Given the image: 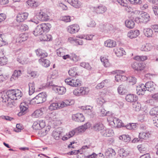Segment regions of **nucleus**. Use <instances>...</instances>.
I'll list each match as a JSON object with an SVG mask.
<instances>
[{
	"label": "nucleus",
	"mask_w": 158,
	"mask_h": 158,
	"mask_svg": "<svg viewBox=\"0 0 158 158\" xmlns=\"http://www.w3.org/2000/svg\"><path fill=\"white\" fill-rule=\"evenodd\" d=\"M28 15L26 13H19L17 16L16 20L18 22H23L27 18Z\"/></svg>",
	"instance_id": "obj_11"
},
{
	"label": "nucleus",
	"mask_w": 158,
	"mask_h": 158,
	"mask_svg": "<svg viewBox=\"0 0 158 158\" xmlns=\"http://www.w3.org/2000/svg\"><path fill=\"white\" fill-rule=\"evenodd\" d=\"M28 28V26L26 24H22L19 26V29L22 31H25L27 30Z\"/></svg>",
	"instance_id": "obj_51"
},
{
	"label": "nucleus",
	"mask_w": 158,
	"mask_h": 158,
	"mask_svg": "<svg viewBox=\"0 0 158 158\" xmlns=\"http://www.w3.org/2000/svg\"><path fill=\"white\" fill-rule=\"evenodd\" d=\"M134 59L138 61H143L147 59V57L144 56H137L134 58Z\"/></svg>",
	"instance_id": "obj_50"
},
{
	"label": "nucleus",
	"mask_w": 158,
	"mask_h": 158,
	"mask_svg": "<svg viewBox=\"0 0 158 158\" xmlns=\"http://www.w3.org/2000/svg\"><path fill=\"white\" fill-rule=\"evenodd\" d=\"M15 94V89L8 90L5 94L2 95V102H6V101L8 102L10 99L17 100V98H16Z\"/></svg>",
	"instance_id": "obj_2"
},
{
	"label": "nucleus",
	"mask_w": 158,
	"mask_h": 158,
	"mask_svg": "<svg viewBox=\"0 0 158 158\" xmlns=\"http://www.w3.org/2000/svg\"><path fill=\"white\" fill-rule=\"evenodd\" d=\"M104 127L103 124L100 122L95 123L94 125L93 129L94 131H99L104 129Z\"/></svg>",
	"instance_id": "obj_21"
},
{
	"label": "nucleus",
	"mask_w": 158,
	"mask_h": 158,
	"mask_svg": "<svg viewBox=\"0 0 158 158\" xmlns=\"http://www.w3.org/2000/svg\"><path fill=\"white\" fill-rule=\"evenodd\" d=\"M126 91V86L123 84L120 85L118 88V91L119 94L123 95Z\"/></svg>",
	"instance_id": "obj_32"
},
{
	"label": "nucleus",
	"mask_w": 158,
	"mask_h": 158,
	"mask_svg": "<svg viewBox=\"0 0 158 158\" xmlns=\"http://www.w3.org/2000/svg\"><path fill=\"white\" fill-rule=\"evenodd\" d=\"M21 71L20 70H15L13 72L11 77L10 78V81H12L15 80L21 75Z\"/></svg>",
	"instance_id": "obj_22"
},
{
	"label": "nucleus",
	"mask_w": 158,
	"mask_h": 158,
	"mask_svg": "<svg viewBox=\"0 0 158 158\" xmlns=\"http://www.w3.org/2000/svg\"><path fill=\"white\" fill-rule=\"evenodd\" d=\"M152 48L151 44L149 43H147L142 45L140 47V49L142 51L148 52L151 50Z\"/></svg>",
	"instance_id": "obj_14"
},
{
	"label": "nucleus",
	"mask_w": 158,
	"mask_h": 158,
	"mask_svg": "<svg viewBox=\"0 0 158 158\" xmlns=\"http://www.w3.org/2000/svg\"><path fill=\"white\" fill-rule=\"evenodd\" d=\"M51 35L47 34H44L40 35V39L41 41H49L52 39Z\"/></svg>",
	"instance_id": "obj_28"
},
{
	"label": "nucleus",
	"mask_w": 158,
	"mask_h": 158,
	"mask_svg": "<svg viewBox=\"0 0 158 158\" xmlns=\"http://www.w3.org/2000/svg\"><path fill=\"white\" fill-rule=\"evenodd\" d=\"M42 29L43 30V32L48 31L50 30L51 27V25L50 23H42L40 24Z\"/></svg>",
	"instance_id": "obj_31"
},
{
	"label": "nucleus",
	"mask_w": 158,
	"mask_h": 158,
	"mask_svg": "<svg viewBox=\"0 0 158 158\" xmlns=\"http://www.w3.org/2000/svg\"><path fill=\"white\" fill-rule=\"evenodd\" d=\"M150 114L151 115L154 116L158 115V114H157L155 107L152 108L150 112Z\"/></svg>",
	"instance_id": "obj_64"
},
{
	"label": "nucleus",
	"mask_w": 158,
	"mask_h": 158,
	"mask_svg": "<svg viewBox=\"0 0 158 158\" xmlns=\"http://www.w3.org/2000/svg\"><path fill=\"white\" fill-rule=\"evenodd\" d=\"M127 80H129V83L132 85H134L135 84L136 82V78L133 77H129V78H128Z\"/></svg>",
	"instance_id": "obj_53"
},
{
	"label": "nucleus",
	"mask_w": 158,
	"mask_h": 158,
	"mask_svg": "<svg viewBox=\"0 0 158 158\" xmlns=\"http://www.w3.org/2000/svg\"><path fill=\"white\" fill-rule=\"evenodd\" d=\"M87 128V127H85L84 125H82L74 129L75 131L76 132V135H78V134L84 132Z\"/></svg>",
	"instance_id": "obj_36"
},
{
	"label": "nucleus",
	"mask_w": 158,
	"mask_h": 158,
	"mask_svg": "<svg viewBox=\"0 0 158 158\" xmlns=\"http://www.w3.org/2000/svg\"><path fill=\"white\" fill-rule=\"evenodd\" d=\"M117 2L122 6L125 7H126L127 6V1L126 0H117Z\"/></svg>",
	"instance_id": "obj_60"
},
{
	"label": "nucleus",
	"mask_w": 158,
	"mask_h": 158,
	"mask_svg": "<svg viewBox=\"0 0 158 158\" xmlns=\"http://www.w3.org/2000/svg\"><path fill=\"white\" fill-rule=\"evenodd\" d=\"M146 90H147L145 89L144 85L143 84H141L138 86H137V94L139 95L144 94Z\"/></svg>",
	"instance_id": "obj_12"
},
{
	"label": "nucleus",
	"mask_w": 158,
	"mask_h": 158,
	"mask_svg": "<svg viewBox=\"0 0 158 158\" xmlns=\"http://www.w3.org/2000/svg\"><path fill=\"white\" fill-rule=\"evenodd\" d=\"M132 107L134 110L137 111L140 110L141 109V105L139 102L135 101L132 104Z\"/></svg>",
	"instance_id": "obj_33"
},
{
	"label": "nucleus",
	"mask_w": 158,
	"mask_h": 158,
	"mask_svg": "<svg viewBox=\"0 0 158 158\" xmlns=\"http://www.w3.org/2000/svg\"><path fill=\"white\" fill-rule=\"evenodd\" d=\"M153 123L154 125L158 127V115L154 116L152 118Z\"/></svg>",
	"instance_id": "obj_56"
},
{
	"label": "nucleus",
	"mask_w": 158,
	"mask_h": 158,
	"mask_svg": "<svg viewBox=\"0 0 158 158\" xmlns=\"http://www.w3.org/2000/svg\"><path fill=\"white\" fill-rule=\"evenodd\" d=\"M7 62V60L4 58L3 56L0 58V66H2L5 64Z\"/></svg>",
	"instance_id": "obj_62"
},
{
	"label": "nucleus",
	"mask_w": 158,
	"mask_h": 158,
	"mask_svg": "<svg viewBox=\"0 0 158 158\" xmlns=\"http://www.w3.org/2000/svg\"><path fill=\"white\" fill-rule=\"evenodd\" d=\"M50 130V128L49 127H46L44 129H41V130L40 131L39 133L42 136H44Z\"/></svg>",
	"instance_id": "obj_46"
},
{
	"label": "nucleus",
	"mask_w": 158,
	"mask_h": 158,
	"mask_svg": "<svg viewBox=\"0 0 158 158\" xmlns=\"http://www.w3.org/2000/svg\"><path fill=\"white\" fill-rule=\"evenodd\" d=\"M68 73L70 76L73 77L77 75L76 69L75 68H71L69 71Z\"/></svg>",
	"instance_id": "obj_44"
},
{
	"label": "nucleus",
	"mask_w": 158,
	"mask_h": 158,
	"mask_svg": "<svg viewBox=\"0 0 158 158\" xmlns=\"http://www.w3.org/2000/svg\"><path fill=\"white\" fill-rule=\"evenodd\" d=\"M65 50L62 48H60L56 50V52L57 55L59 56H62L65 54Z\"/></svg>",
	"instance_id": "obj_48"
},
{
	"label": "nucleus",
	"mask_w": 158,
	"mask_h": 158,
	"mask_svg": "<svg viewBox=\"0 0 158 158\" xmlns=\"http://www.w3.org/2000/svg\"><path fill=\"white\" fill-rule=\"evenodd\" d=\"M60 108H61L60 106L59 103H52L48 107L49 110L51 111L56 110Z\"/></svg>",
	"instance_id": "obj_29"
},
{
	"label": "nucleus",
	"mask_w": 158,
	"mask_h": 158,
	"mask_svg": "<svg viewBox=\"0 0 158 158\" xmlns=\"http://www.w3.org/2000/svg\"><path fill=\"white\" fill-rule=\"evenodd\" d=\"M147 90L151 91L154 89V83L153 82L148 81L144 85Z\"/></svg>",
	"instance_id": "obj_26"
},
{
	"label": "nucleus",
	"mask_w": 158,
	"mask_h": 158,
	"mask_svg": "<svg viewBox=\"0 0 158 158\" xmlns=\"http://www.w3.org/2000/svg\"><path fill=\"white\" fill-rule=\"evenodd\" d=\"M115 54L118 56H121L123 55H125L126 52L123 48H120L117 49L116 50L114 49Z\"/></svg>",
	"instance_id": "obj_30"
},
{
	"label": "nucleus",
	"mask_w": 158,
	"mask_h": 158,
	"mask_svg": "<svg viewBox=\"0 0 158 158\" xmlns=\"http://www.w3.org/2000/svg\"><path fill=\"white\" fill-rule=\"evenodd\" d=\"M120 140H123L124 142H128L131 140V138L128 135H123L119 137Z\"/></svg>",
	"instance_id": "obj_40"
},
{
	"label": "nucleus",
	"mask_w": 158,
	"mask_h": 158,
	"mask_svg": "<svg viewBox=\"0 0 158 158\" xmlns=\"http://www.w3.org/2000/svg\"><path fill=\"white\" fill-rule=\"evenodd\" d=\"M43 32V30L39 25L36 27L33 31V34L35 36H40L42 35Z\"/></svg>",
	"instance_id": "obj_25"
},
{
	"label": "nucleus",
	"mask_w": 158,
	"mask_h": 158,
	"mask_svg": "<svg viewBox=\"0 0 158 158\" xmlns=\"http://www.w3.org/2000/svg\"><path fill=\"white\" fill-rule=\"evenodd\" d=\"M39 17L38 15L35 16L33 18L31 19L30 21L36 24H38L39 23V18L38 19Z\"/></svg>",
	"instance_id": "obj_58"
},
{
	"label": "nucleus",
	"mask_w": 158,
	"mask_h": 158,
	"mask_svg": "<svg viewBox=\"0 0 158 158\" xmlns=\"http://www.w3.org/2000/svg\"><path fill=\"white\" fill-rule=\"evenodd\" d=\"M47 95L45 92H42L29 101V103L32 104L42 103L46 100Z\"/></svg>",
	"instance_id": "obj_1"
},
{
	"label": "nucleus",
	"mask_w": 158,
	"mask_h": 158,
	"mask_svg": "<svg viewBox=\"0 0 158 158\" xmlns=\"http://www.w3.org/2000/svg\"><path fill=\"white\" fill-rule=\"evenodd\" d=\"M68 2L71 6L76 8L81 7V3L78 0H68Z\"/></svg>",
	"instance_id": "obj_15"
},
{
	"label": "nucleus",
	"mask_w": 158,
	"mask_h": 158,
	"mask_svg": "<svg viewBox=\"0 0 158 158\" xmlns=\"http://www.w3.org/2000/svg\"><path fill=\"white\" fill-rule=\"evenodd\" d=\"M139 34V31L138 30H131L127 34V36L131 39L135 38Z\"/></svg>",
	"instance_id": "obj_17"
},
{
	"label": "nucleus",
	"mask_w": 158,
	"mask_h": 158,
	"mask_svg": "<svg viewBox=\"0 0 158 158\" xmlns=\"http://www.w3.org/2000/svg\"><path fill=\"white\" fill-rule=\"evenodd\" d=\"M125 99L128 102H134L137 100V98L135 95L130 94L126 95Z\"/></svg>",
	"instance_id": "obj_19"
},
{
	"label": "nucleus",
	"mask_w": 158,
	"mask_h": 158,
	"mask_svg": "<svg viewBox=\"0 0 158 158\" xmlns=\"http://www.w3.org/2000/svg\"><path fill=\"white\" fill-rule=\"evenodd\" d=\"M73 103V101L71 100H65L61 102H60V106L63 108L68 106H70Z\"/></svg>",
	"instance_id": "obj_16"
},
{
	"label": "nucleus",
	"mask_w": 158,
	"mask_h": 158,
	"mask_svg": "<svg viewBox=\"0 0 158 158\" xmlns=\"http://www.w3.org/2000/svg\"><path fill=\"white\" fill-rule=\"evenodd\" d=\"M141 20L142 23H146L149 20L150 16L146 12H143L140 15Z\"/></svg>",
	"instance_id": "obj_18"
},
{
	"label": "nucleus",
	"mask_w": 158,
	"mask_h": 158,
	"mask_svg": "<svg viewBox=\"0 0 158 158\" xmlns=\"http://www.w3.org/2000/svg\"><path fill=\"white\" fill-rule=\"evenodd\" d=\"M90 9L93 11L99 14L103 13L106 10V8L105 6L101 5L96 7L92 6L90 7Z\"/></svg>",
	"instance_id": "obj_7"
},
{
	"label": "nucleus",
	"mask_w": 158,
	"mask_h": 158,
	"mask_svg": "<svg viewBox=\"0 0 158 158\" xmlns=\"http://www.w3.org/2000/svg\"><path fill=\"white\" fill-rule=\"evenodd\" d=\"M39 20L44 21L48 20L49 19V17L48 15L43 12H40L38 15Z\"/></svg>",
	"instance_id": "obj_20"
},
{
	"label": "nucleus",
	"mask_w": 158,
	"mask_h": 158,
	"mask_svg": "<svg viewBox=\"0 0 158 158\" xmlns=\"http://www.w3.org/2000/svg\"><path fill=\"white\" fill-rule=\"evenodd\" d=\"M72 119L73 120L78 122H83L85 118L83 114L81 113L73 114L72 115Z\"/></svg>",
	"instance_id": "obj_10"
},
{
	"label": "nucleus",
	"mask_w": 158,
	"mask_h": 158,
	"mask_svg": "<svg viewBox=\"0 0 158 158\" xmlns=\"http://www.w3.org/2000/svg\"><path fill=\"white\" fill-rule=\"evenodd\" d=\"M65 82L68 85L73 87H78L81 86V81L76 77L68 78L65 80Z\"/></svg>",
	"instance_id": "obj_5"
},
{
	"label": "nucleus",
	"mask_w": 158,
	"mask_h": 158,
	"mask_svg": "<svg viewBox=\"0 0 158 158\" xmlns=\"http://www.w3.org/2000/svg\"><path fill=\"white\" fill-rule=\"evenodd\" d=\"M48 86L52 87H50V88H52L53 90L60 95H63L66 92V89L64 87L58 86L53 84L52 82H49Z\"/></svg>",
	"instance_id": "obj_4"
},
{
	"label": "nucleus",
	"mask_w": 158,
	"mask_h": 158,
	"mask_svg": "<svg viewBox=\"0 0 158 158\" xmlns=\"http://www.w3.org/2000/svg\"><path fill=\"white\" fill-rule=\"evenodd\" d=\"M36 55L40 57V58H44L48 56V54L46 52H44L40 49H38L35 51Z\"/></svg>",
	"instance_id": "obj_37"
},
{
	"label": "nucleus",
	"mask_w": 158,
	"mask_h": 158,
	"mask_svg": "<svg viewBox=\"0 0 158 158\" xmlns=\"http://www.w3.org/2000/svg\"><path fill=\"white\" fill-rule=\"evenodd\" d=\"M151 135V134L150 132H142L139 133V137L140 139H146Z\"/></svg>",
	"instance_id": "obj_27"
},
{
	"label": "nucleus",
	"mask_w": 158,
	"mask_h": 158,
	"mask_svg": "<svg viewBox=\"0 0 158 158\" xmlns=\"http://www.w3.org/2000/svg\"><path fill=\"white\" fill-rule=\"evenodd\" d=\"M17 60L19 63L22 64H27V59L24 58L23 56L18 57L17 58Z\"/></svg>",
	"instance_id": "obj_42"
},
{
	"label": "nucleus",
	"mask_w": 158,
	"mask_h": 158,
	"mask_svg": "<svg viewBox=\"0 0 158 158\" xmlns=\"http://www.w3.org/2000/svg\"><path fill=\"white\" fill-rule=\"evenodd\" d=\"M43 114V111L42 109H40L36 110L32 114V117L34 118H38L41 116Z\"/></svg>",
	"instance_id": "obj_35"
},
{
	"label": "nucleus",
	"mask_w": 158,
	"mask_h": 158,
	"mask_svg": "<svg viewBox=\"0 0 158 158\" xmlns=\"http://www.w3.org/2000/svg\"><path fill=\"white\" fill-rule=\"evenodd\" d=\"M27 3L30 6L36 7L38 5V3L34 0H28Z\"/></svg>",
	"instance_id": "obj_47"
},
{
	"label": "nucleus",
	"mask_w": 158,
	"mask_h": 158,
	"mask_svg": "<svg viewBox=\"0 0 158 158\" xmlns=\"http://www.w3.org/2000/svg\"><path fill=\"white\" fill-rule=\"evenodd\" d=\"M116 152L112 148H109V158H115Z\"/></svg>",
	"instance_id": "obj_52"
},
{
	"label": "nucleus",
	"mask_w": 158,
	"mask_h": 158,
	"mask_svg": "<svg viewBox=\"0 0 158 158\" xmlns=\"http://www.w3.org/2000/svg\"><path fill=\"white\" fill-rule=\"evenodd\" d=\"M60 128H58L54 130L52 132V135L56 140H58L60 138Z\"/></svg>",
	"instance_id": "obj_24"
},
{
	"label": "nucleus",
	"mask_w": 158,
	"mask_h": 158,
	"mask_svg": "<svg viewBox=\"0 0 158 158\" xmlns=\"http://www.w3.org/2000/svg\"><path fill=\"white\" fill-rule=\"evenodd\" d=\"M39 62L43 66L45 67H48L50 64V61L46 59L42 58L39 60Z\"/></svg>",
	"instance_id": "obj_23"
},
{
	"label": "nucleus",
	"mask_w": 158,
	"mask_h": 158,
	"mask_svg": "<svg viewBox=\"0 0 158 158\" xmlns=\"http://www.w3.org/2000/svg\"><path fill=\"white\" fill-rule=\"evenodd\" d=\"M108 80H106L102 81L101 83L98 84L96 86L97 89H101L103 88L104 86H106L108 85Z\"/></svg>",
	"instance_id": "obj_43"
},
{
	"label": "nucleus",
	"mask_w": 158,
	"mask_h": 158,
	"mask_svg": "<svg viewBox=\"0 0 158 158\" xmlns=\"http://www.w3.org/2000/svg\"><path fill=\"white\" fill-rule=\"evenodd\" d=\"M28 38L27 34H22L20 35L18 39L19 42L21 43L22 42L24 41L27 40Z\"/></svg>",
	"instance_id": "obj_41"
},
{
	"label": "nucleus",
	"mask_w": 158,
	"mask_h": 158,
	"mask_svg": "<svg viewBox=\"0 0 158 158\" xmlns=\"http://www.w3.org/2000/svg\"><path fill=\"white\" fill-rule=\"evenodd\" d=\"M101 60L102 62H103V65L105 67H107L108 66L109 62L108 59H106L104 57L102 58L101 57Z\"/></svg>",
	"instance_id": "obj_61"
},
{
	"label": "nucleus",
	"mask_w": 158,
	"mask_h": 158,
	"mask_svg": "<svg viewBox=\"0 0 158 158\" xmlns=\"http://www.w3.org/2000/svg\"><path fill=\"white\" fill-rule=\"evenodd\" d=\"M125 24L127 28L131 29L133 28L135 26L134 22L131 20H127L125 21Z\"/></svg>",
	"instance_id": "obj_39"
},
{
	"label": "nucleus",
	"mask_w": 158,
	"mask_h": 158,
	"mask_svg": "<svg viewBox=\"0 0 158 158\" xmlns=\"http://www.w3.org/2000/svg\"><path fill=\"white\" fill-rule=\"evenodd\" d=\"M79 29V27L77 24L70 25L67 28L68 31L71 34H73L77 32Z\"/></svg>",
	"instance_id": "obj_8"
},
{
	"label": "nucleus",
	"mask_w": 158,
	"mask_h": 158,
	"mask_svg": "<svg viewBox=\"0 0 158 158\" xmlns=\"http://www.w3.org/2000/svg\"><path fill=\"white\" fill-rule=\"evenodd\" d=\"M143 32L145 35L148 37H152L153 34L152 30L150 28L144 29Z\"/></svg>",
	"instance_id": "obj_38"
},
{
	"label": "nucleus",
	"mask_w": 158,
	"mask_h": 158,
	"mask_svg": "<svg viewBox=\"0 0 158 158\" xmlns=\"http://www.w3.org/2000/svg\"><path fill=\"white\" fill-rule=\"evenodd\" d=\"M33 129L35 130H41L40 127V124L39 123L38 120L35 122L32 125Z\"/></svg>",
	"instance_id": "obj_49"
},
{
	"label": "nucleus",
	"mask_w": 158,
	"mask_h": 158,
	"mask_svg": "<svg viewBox=\"0 0 158 158\" xmlns=\"http://www.w3.org/2000/svg\"><path fill=\"white\" fill-rule=\"evenodd\" d=\"M58 74L57 72L56 71L53 72L52 74L49 75L48 78L50 79H55L58 76Z\"/></svg>",
	"instance_id": "obj_57"
},
{
	"label": "nucleus",
	"mask_w": 158,
	"mask_h": 158,
	"mask_svg": "<svg viewBox=\"0 0 158 158\" xmlns=\"http://www.w3.org/2000/svg\"><path fill=\"white\" fill-rule=\"evenodd\" d=\"M70 59L74 61H77L80 60V57L74 54H72L70 57Z\"/></svg>",
	"instance_id": "obj_55"
},
{
	"label": "nucleus",
	"mask_w": 158,
	"mask_h": 158,
	"mask_svg": "<svg viewBox=\"0 0 158 158\" xmlns=\"http://www.w3.org/2000/svg\"><path fill=\"white\" fill-rule=\"evenodd\" d=\"M35 85L34 82H30L28 84L29 87V94L30 95H32L35 92Z\"/></svg>",
	"instance_id": "obj_34"
},
{
	"label": "nucleus",
	"mask_w": 158,
	"mask_h": 158,
	"mask_svg": "<svg viewBox=\"0 0 158 158\" xmlns=\"http://www.w3.org/2000/svg\"><path fill=\"white\" fill-rule=\"evenodd\" d=\"M132 67L133 69L137 71H141L143 70L144 66L142 64L138 62H135L132 64Z\"/></svg>",
	"instance_id": "obj_13"
},
{
	"label": "nucleus",
	"mask_w": 158,
	"mask_h": 158,
	"mask_svg": "<svg viewBox=\"0 0 158 158\" xmlns=\"http://www.w3.org/2000/svg\"><path fill=\"white\" fill-rule=\"evenodd\" d=\"M109 126H111L112 128L116 127H123L124 125L121 120L117 118L111 116L109 117Z\"/></svg>",
	"instance_id": "obj_3"
},
{
	"label": "nucleus",
	"mask_w": 158,
	"mask_h": 158,
	"mask_svg": "<svg viewBox=\"0 0 158 158\" xmlns=\"http://www.w3.org/2000/svg\"><path fill=\"white\" fill-rule=\"evenodd\" d=\"M85 87H81L75 89L73 91V94L76 96H80L85 94H87L88 92L87 91Z\"/></svg>",
	"instance_id": "obj_6"
},
{
	"label": "nucleus",
	"mask_w": 158,
	"mask_h": 158,
	"mask_svg": "<svg viewBox=\"0 0 158 158\" xmlns=\"http://www.w3.org/2000/svg\"><path fill=\"white\" fill-rule=\"evenodd\" d=\"M80 65L82 67H83L85 68H86L89 70H90L91 69V67L88 63H81L80 64Z\"/></svg>",
	"instance_id": "obj_54"
},
{
	"label": "nucleus",
	"mask_w": 158,
	"mask_h": 158,
	"mask_svg": "<svg viewBox=\"0 0 158 158\" xmlns=\"http://www.w3.org/2000/svg\"><path fill=\"white\" fill-rule=\"evenodd\" d=\"M15 94L16 96V98H17V99L18 98H20L22 96V92L19 90H15Z\"/></svg>",
	"instance_id": "obj_59"
},
{
	"label": "nucleus",
	"mask_w": 158,
	"mask_h": 158,
	"mask_svg": "<svg viewBox=\"0 0 158 158\" xmlns=\"http://www.w3.org/2000/svg\"><path fill=\"white\" fill-rule=\"evenodd\" d=\"M20 112L18 114L19 116H21L26 113L28 108L27 104L25 102L21 103L20 105Z\"/></svg>",
	"instance_id": "obj_9"
},
{
	"label": "nucleus",
	"mask_w": 158,
	"mask_h": 158,
	"mask_svg": "<svg viewBox=\"0 0 158 158\" xmlns=\"http://www.w3.org/2000/svg\"><path fill=\"white\" fill-rule=\"evenodd\" d=\"M118 154L120 157H126L128 154L127 152L126 151L123 149H120L118 151Z\"/></svg>",
	"instance_id": "obj_45"
},
{
	"label": "nucleus",
	"mask_w": 158,
	"mask_h": 158,
	"mask_svg": "<svg viewBox=\"0 0 158 158\" xmlns=\"http://www.w3.org/2000/svg\"><path fill=\"white\" fill-rule=\"evenodd\" d=\"M38 123L40 124V127L41 130L44 128L45 126V121L43 120H38Z\"/></svg>",
	"instance_id": "obj_63"
}]
</instances>
